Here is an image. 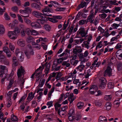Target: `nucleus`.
Listing matches in <instances>:
<instances>
[{
	"label": "nucleus",
	"mask_w": 122,
	"mask_h": 122,
	"mask_svg": "<svg viewBox=\"0 0 122 122\" xmlns=\"http://www.w3.org/2000/svg\"><path fill=\"white\" fill-rule=\"evenodd\" d=\"M69 78L68 76H66L65 77H62L60 78V81H66Z\"/></svg>",
	"instance_id": "nucleus-54"
},
{
	"label": "nucleus",
	"mask_w": 122,
	"mask_h": 122,
	"mask_svg": "<svg viewBox=\"0 0 122 122\" xmlns=\"http://www.w3.org/2000/svg\"><path fill=\"white\" fill-rule=\"evenodd\" d=\"M31 6L33 8H36L37 9L40 10L41 8L40 6L36 3H34L31 4Z\"/></svg>",
	"instance_id": "nucleus-31"
},
{
	"label": "nucleus",
	"mask_w": 122,
	"mask_h": 122,
	"mask_svg": "<svg viewBox=\"0 0 122 122\" xmlns=\"http://www.w3.org/2000/svg\"><path fill=\"white\" fill-rule=\"evenodd\" d=\"M35 43V44H33V47L34 48H36L38 49H41V47L40 45L36 44Z\"/></svg>",
	"instance_id": "nucleus-51"
},
{
	"label": "nucleus",
	"mask_w": 122,
	"mask_h": 122,
	"mask_svg": "<svg viewBox=\"0 0 122 122\" xmlns=\"http://www.w3.org/2000/svg\"><path fill=\"white\" fill-rule=\"evenodd\" d=\"M82 50L80 48H76L73 50V52L74 53L77 54L78 53L81 52H82Z\"/></svg>",
	"instance_id": "nucleus-35"
},
{
	"label": "nucleus",
	"mask_w": 122,
	"mask_h": 122,
	"mask_svg": "<svg viewBox=\"0 0 122 122\" xmlns=\"http://www.w3.org/2000/svg\"><path fill=\"white\" fill-rule=\"evenodd\" d=\"M93 15H90L88 18V20L91 23L94 20Z\"/></svg>",
	"instance_id": "nucleus-33"
},
{
	"label": "nucleus",
	"mask_w": 122,
	"mask_h": 122,
	"mask_svg": "<svg viewBox=\"0 0 122 122\" xmlns=\"http://www.w3.org/2000/svg\"><path fill=\"white\" fill-rule=\"evenodd\" d=\"M58 113L61 116H62L64 115L66 113V112L62 111H60V110H59L58 111Z\"/></svg>",
	"instance_id": "nucleus-63"
},
{
	"label": "nucleus",
	"mask_w": 122,
	"mask_h": 122,
	"mask_svg": "<svg viewBox=\"0 0 122 122\" xmlns=\"http://www.w3.org/2000/svg\"><path fill=\"white\" fill-rule=\"evenodd\" d=\"M25 32L28 35L31 34V30L29 28L26 29L25 30Z\"/></svg>",
	"instance_id": "nucleus-64"
},
{
	"label": "nucleus",
	"mask_w": 122,
	"mask_h": 122,
	"mask_svg": "<svg viewBox=\"0 0 122 122\" xmlns=\"http://www.w3.org/2000/svg\"><path fill=\"white\" fill-rule=\"evenodd\" d=\"M85 66L82 64H81L79 65L76 68V69L80 71H81L83 70Z\"/></svg>",
	"instance_id": "nucleus-30"
},
{
	"label": "nucleus",
	"mask_w": 122,
	"mask_h": 122,
	"mask_svg": "<svg viewBox=\"0 0 122 122\" xmlns=\"http://www.w3.org/2000/svg\"><path fill=\"white\" fill-rule=\"evenodd\" d=\"M107 86L110 89L113 88L114 87L113 83L111 82H109Z\"/></svg>",
	"instance_id": "nucleus-41"
},
{
	"label": "nucleus",
	"mask_w": 122,
	"mask_h": 122,
	"mask_svg": "<svg viewBox=\"0 0 122 122\" xmlns=\"http://www.w3.org/2000/svg\"><path fill=\"white\" fill-rule=\"evenodd\" d=\"M26 95H24L20 99L19 102V103H21L23 101L25 100V98L26 97Z\"/></svg>",
	"instance_id": "nucleus-59"
},
{
	"label": "nucleus",
	"mask_w": 122,
	"mask_h": 122,
	"mask_svg": "<svg viewBox=\"0 0 122 122\" xmlns=\"http://www.w3.org/2000/svg\"><path fill=\"white\" fill-rule=\"evenodd\" d=\"M18 88H16L13 90L9 91L7 94V97H10L11 96L13 92H15L18 91Z\"/></svg>",
	"instance_id": "nucleus-26"
},
{
	"label": "nucleus",
	"mask_w": 122,
	"mask_h": 122,
	"mask_svg": "<svg viewBox=\"0 0 122 122\" xmlns=\"http://www.w3.org/2000/svg\"><path fill=\"white\" fill-rule=\"evenodd\" d=\"M47 41V39L46 38H43L42 37H40L39 39L36 41V42L37 43H38L41 41V42H46Z\"/></svg>",
	"instance_id": "nucleus-29"
},
{
	"label": "nucleus",
	"mask_w": 122,
	"mask_h": 122,
	"mask_svg": "<svg viewBox=\"0 0 122 122\" xmlns=\"http://www.w3.org/2000/svg\"><path fill=\"white\" fill-rule=\"evenodd\" d=\"M61 106V105L59 104L58 103H56L54 105L55 110H57L58 108L60 107Z\"/></svg>",
	"instance_id": "nucleus-50"
},
{
	"label": "nucleus",
	"mask_w": 122,
	"mask_h": 122,
	"mask_svg": "<svg viewBox=\"0 0 122 122\" xmlns=\"http://www.w3.org/2000/svg\"><path fill=\"white\" fill-rule=\"evenodd\" d=\"M20 27L22 28V29L21 30V35L22 36H24L25 35V33L24 30V26L23 25H21L20 26Z\"/></svg>",
	"instance_id": "nucleus-38"
},
{
	"label": "nucleus",
	"mask_w": 122,
	"mask_h": 122,
	"mask_svg": "<svg viewBox=\"0 0 122 122\" xmlns=\"http://www.w3.org/2000/svg\"><path fill=\"white\" fill-rule=\"evenodd\" d=\"M11 9L12 11L15 12H17L18 10V8L16 6H12Z\"/></svg>",
	"instance_id": "nucleus-39"
},
{
	"label": "nucleus",
	"mask_w": 122,
	"mask_h": 122,
	"mask_svg": "<svg viewBox=\"0 0 122 122\" xmlns=\"http://www.w3.org/2000/svg\"><path fill=\"white\" fill-rule=\"evenodd\" d=\"M43 69V68H42L41 66H40L35 72L36 73V76H37L38 77H39L41 74Z\"/></svg>",
	"instance_id": "nucleus-15"
},
{
	"label": "nucleus",
	"mask_w": 122,
	"mask_h": 122,
	"mask_svg": "<svg viewBox=\"0 0 122 122\" xmlns=\"http://www.w3.org/2000/svg\"><path fill=\"white\" fill-rule=\"evenodd\" d=\"M31 10L30 8L27 7L25 10H20L19 11L20 13L23 15L22 16L25 17H27L29 16V14L30 13Z\"/></svg>",
	"instance_id": "nucleus-4"
},
{
	"label": "nucleus",
	"mask_w": 122,
	"mask_h": 122,
	"mask_svg": "<svg viewBox=\"0 0 122 122\" xmlns=\"http://www.w3.org/2000/svg\"><path fill=\"white\" fill-rule=\"evenodd\" d=\"M68 119L71 122L72 121L75 119V117L73 115L68 116Z\"/></svg>",
	"instance_id": "nucleus-58"
},
{
	"label": "nucleus",
	"mask_w": 122,
	"mask_h": 122,
	"mask_svg": "<svg viewBox=\"0 0 122 122\" xmlns=\"http://www.w3.org/2000/svg\"><path fill=\"white\" fill-rule=\"evenodd\" d=\"M102 44L101 41H100L99 42L97 45L96 46V49H97V48H102Z\"/></svg>",
	"instance_id": "nucleus-46"
},
{
	"label": "nucleus",
	"mask_w": 122,
	"mask_h": 122,
	"mask_svg": "<svg viewBox=\"0 0 122 122\" xmlns=\"http://www.w3.org/2000/svg\"><path fill=\"white\" fill-rule=\"evenodd\" d=\"M90 44V43L87 42V41H86L84 42L82 44V45L83 47H85L87 49H89V45Z\"/></svg>",
	"instance_id": "nucleus-27"
},
{
	"label": "nucleus",
	"mask_w": 122,
	"mask_h": 122,
	"mask_svg": "<svg viewBox=\"0 0 122 122\" xmlns=\"http://www.w3.org/2000/svg\"><path fill=\"white\" fill-rule=\"evenodd\" d=\"M32 14L35 17L40 18L38 20V21L41 22L42 24L47 20V19L45 16L41 13L34 10L33 11Z\"/></svg>",
	"instance_id": "nucleus-3"
},
{
	"label": "nucleus",
	"mask_w": 122,
	"mask_h": 122,
	"mask_svg": "<svg viewBox=\"0 0 122 122\" xmlns=\"http://www.w3.org/2000/svg\"><path fill=\"white\" fill-rule=\"evenodd\" d=\"M74 111L73 108H71L69 111L68 116L73 115L74 114Z\"/></svg>",
	"instance_id": "nucleus-52"
},
{
	"label": "nucleus",
	"mask_w": 122,
	"mask_h": 122,
	"mask_svg": "<svg viewBox=\"0 0 122 122\" xmlns=\"http://www.w3.org/2000/svg\"><path fill=\"white\" fill-rule=\"evenodd\" d=\"M14 75L13 72H12L9 76V77H8L7 79L8 80L11 79L10 81V83L9 85L8 86L7 88L8 89H9L12 86V84H13L14 80L13 79V76Z\"/></svg>",
	"instance_id": "nucleus-7"
},
{
	"label": "nucleus",
	"mask_w": 122,
	"mask_h": 122,
	"mask_svg": "<svg viewBox=\"0 0 122 122\" xmlns=\"http://www.w3.org/2000/svg\"><path fill=\"white\" fill-rule=\"evenodd\" d=\"M105 79L104 78H103L102 79H100L99 80V81L101 83V84L100 85V87L103 88L105 86Z\"/></svg>",
	"instance_id": "nucleus-21"
},
{
	"label": "nucleus",
	"mask_w": 122,
	"mask_h": 122,
	"mask_svg": "<svg viewBox=\"0 0 122 122\" xmlns=\"http://www.w3.org/2000/svg\"><path fill=\"white\" fill-rule=\"evenodd\" d=\"M7 71V68L6 66L0 65V76L2 77H3V75H5V74H4V72Z\"/></svg>",
	"instance_id": "nucleus-8"
},
{
	"label": "nucleus",
	"mask_w": 122,
	"mask_h": 122,
	"mask_svg": "<svg viewBox=\"0 0 122 122\" xmlns=\"http://www.w3.org/2000/svg\"><path fill=\"white\" fill-rule=\"evenodd\" d=\"M4 17L5 19L6 20H8L10 19V16L6 13H5L4 14Z\"/></svg>",
	"instance_id": "nucleus-57"
},
{
	"label": "nucleus",
	"mask_w": 122,
	"mask_h": 122,
	"mask_svg": "<svg viewBox=\"0 0 122 122\" xmlns=\"http://www.w3.org/2000/svg\"><path fill=\"white\" fill-rule=\"evenodd\" d=\"M34 94H33L32 92H30L29 93L28 97L27 98V100L29 102L31 101L34 96Z\"/></svg>",
	"instance_id": "nucleus-23"
},
{
	"label": "nucleus",
	"mask_w": 122,
	"mask_h": 122,
	"mask_svg": "<svg viewBox=\"0 0 122 122\" xmlns=\"http://www.w3.org/2000/svg\"><path fill=\"white\" fill-rule=\"evenodd\" d=\"M17 44L21 46H24L25 45V43L24 40L22 39L18 40L17 42Z\"/></svg>",
	"instance_id": "nucleus-18"
},
{
	"label": "nucleus",
	"mask_w": 122,
	"mask_h": 122,
	"mask_svg": "<svg viewBox=\"0 0 122 122\" xmlns=\"http://www.w3.org/2000/svg\"><path fill=\"white\" fill-rule=\"evenodd\" d=\"M42 11L46 16H51L52 15L51 14L47 15V13H45L46 12L48 13L51 12L50 9L48 6L45 7L42 10Z\"/></svg>",
	"instance_id": "nucleus-11"
},
{
	"label": "nucleus",
	"mask_w": 122,
	"mask_h": 122,
	"mask_svg": "<svg viewBox=\"0 0 122 122\" xmlns=\"http://www.w3.org/2000/svg\"><path fill=\"white\" fill-rule=\"evenodd\" d=\"M117 57L119 59H122V50H120L117 51L116 54Z\"/></svg>",
	"instance_id": "nucleus-17"
},
{
	"label": "nucleus",
	"mask_w": 122,
	"mask_h": 122,
	"mask_svg": "<svg viewBox=\"0 0 122 122\" xmlns=\"http://www.w3.org/2000/svg\"><path fill=\"white\" fill-rule=\"evenodd\" d=\"M30 77L32 79H34L35 77H36V82H37L39 80V78L37 77V76H36V73L35 72Z\"/></svg>",
	"instance_id": "nucleus-45"
},
{
	"label": "nucleus",
	"mask_w": 122,
	"mask_h": 122,
	"mask_svg": "<svg viewBox=\"0 0 122 122\" xmlns=\"http://www.w3.org/2000/svg\"><path fill=\"white\" fill-rule=\"evenodd\" d=\"M86 5V2H81L80 5L78 6L79 9L80 8H82L85 6Z\"/></svg>",
	"instance_id": "nucleus-37"
},
{
	"label": "nucleus",
	"mask_w": 122,
	"mask_h": 122,
	"mask_svg": "<svg viewBox=\"0 0 122 122\" xmlns=\"http://www.w3.org/2000/svg\"><path fill=\"white\" fill-rule=\"evenodd\" d=\"M98 60V58H96V59L94 61V63L92 64V66H93L94 67H98L100 65V63L97 62Z\"/></svg>",
	"instance_id": "nucleus-24"
},
{
	"label": "nucleus",
	"mask_w": 122,
	"mask_h": 122,
	"mask_svg": "<svg viewBox=\"0 0 122 122\" xmlns=\"http://www.w3.org/2000/svg\"><path fill=\"white\" fill-rule=\"evenodd\" d=\"M84 105V103L83 102H79L77 103L76 106L78 108L81 109L83 108Z\"/></svg>",
	"instance_id": "nucleus-22"
},
{
	"label": "nucleus",
	"mask_w": 122,
	"mask_h": 122,
	"mask_svg": "<svg viewBox=\"0 0 122 122\" xmlns=\"http://www.w3.org/2000/svg\"><path fill=\"white\" fill-rule=\"evenodd\" d=\"M98 90V88L96 86H92L89 89V92L92 94H95Z\"/></svg>",
	"instance_id": "nucleus-10"
},
{
	"label": "nucleus",
	"mask_w": 122,
	"mask_h": 122,
	"mask_svg": "<svg viewBox=\"0 0 122 122\" xmlns=\"http://www.w3.org/2000/svg\"><path fill=\"white\" fill-rule=\"evenodd\" d=\"M6 9L5 7H4L2 8L1 7H0V15H2L3 13L5 12Z\"/></svg>",
	"instance_id": "nucleus-55"
},
{
	"label": "nucleus",
	"mask_w": 122,
	"mask_h": 122,
	"mask_svg": "<svg viewBox=\"0 0 122 122\" xmlns=\"http://www.w3.org/2000/svg\"><path fill=\"white\" fill-rule=\"evenodd\" d=\"M3 51H0V59H5V56L3 54Z\"/></svg>",
	"instance_id": "nucleus-53"
},
{
	"label": "nucleus",
	"mask_w": 122,
	"mask_h": 122,
	"mask_svg": "<svg viewBox=\"0 0 122 122\" xmlns=\"http://www.w3.org/2000/svg\"><path fill=\"white\" fill-rule=\"evenodd\" d=\"M15 53L17 57V59L15 56H14L13 58V62L12 66L14 70H15V67L18 65V60L20 61H22L24 58V55L22 53L19 51L18 49L16 50Z\"/></svg>",
	"instance_id": "nucleus-1"
},
{
	"label": "nucleus",
	"mask_w": 122,
	"mask_h": 122,
	"mask_svg": "<svg viewBox=\"0 0 122 122\" xmlns=\"http://www.w3.org/2000/svg\"><path fill=\"white\" fill-rule=\"evenodd\" d=\"M102 102L100 101H96L95 102V104L97 106H100L102 105Z\"/></svg>",
	"instance_id": "nucleus-47"
},
{
	"label": "nucleus",
	"mask_w": 122,
	"mask_h": 122,
	"mask_svg": "<svg viewBox=\"0 0 122 122\" xmlns=\"http://www.w3.org/2000/svg\"><path fill=\"white\" fill-rule=\"evenodd\" d=\"M67 58L66 57H63L57 60V62L58 63H60L63 60H66Z\"/></svg>",
	"instance_id": "nucleus-42"
},
{
	"label": "nucleus",
	"mask_w": 122,
	"mask_h": 122,
	"mask_svg": "<svg viewBox=\"0 0 122 122\" xmlns=\"http://www.w3.org/2000/svg\"><path fill=\"white\" fill-rule=\"evenodd\" d=\"M28 48L25 51V54L26 55L28 58L30 57V55H33V52L32 51V47L30 45H29L28 46Z\"/></svg>",
	"instance_id": "nucleus-5"
},
{
	"label": "nucleus",
	"mask_w": 122,
	"mask_h": 122,
	"mask_svg": "<svg viewBox=\"0 0 122 122\" xmlns=\"http://www.w3.org/2000/svg\"><path fill=\"white\" fill-rule=\"evenodd\" d=\"M85 31L84 28L83 27H81L77 32H79L82 36L84 37L87 34L85 32Z\"/></svg>",
	"instance_id": "nucleus-14"
},
{
	"label": "nucleus",
	"mask_w": 122,
	"mask_h": 122,
	"mask_svg": "<svg viewBox=\"0 0 122 122\" xmlns=\"http://www.w3.org/2000/svg\"><path fill=\"white\" fill-rule=\"evenodd\" d=\"M77 73L76 70L75 69L72 73H70L68 76L69 78H72V79H75L76 77V74Z\"/></svg>",
	"instance_id": "nucleus-16"
},
{
	"label": "nucleus",
	"mask_w": 122,
	"mask_h": 122,
	"mask_svg": "<svg viewBox=\"0 0 122 122\" xmlns=\"http://www.w3.org/2000/svg\"><path fill=\"white\" fill-rule=\"evenodd\" d=\"M17 16L19 21L21 23H23V20L21 16L19 14H18Z\"/></svg>",
	"instance_id": "nucleus-60"
},
{
	"label": "nucleus",
	"mask_w": 122,
	"mask_h": 122,
	"mask_svg": "<svg viewBox=\"0 0 122 122\" xmlns=\"http://www.w3.org/2000/svg\"><path fill=\"white\" fill-rule=\"evenodd\" d=\"M107 119L105 117L100 116L99 117V122H106Z\"/></svg>",
	"instance_id": "nucleus-28"
},
{
	"label": "nucleus",
	"mask_w": 122,
	"mask_h": 122,
	"mask_svg": "<svg viewBox=\"0 0 122 122\" xmlns=\"http://www.w3.org/2000/svg\"><path fill=\"white\" fill-rule=\"evenodd\" d=\"M72 59L70 60V62L73 65H76L78 63V61L75 60L76 58V56L71 57Z\"/></svg>",
	"instance_id": "nucleus-20"
},
{
	"label": "nucleus",
	"mask_w": 122,
	"mask_h": 122,
	"mask_svg": "<svg viewBox=\"0 0 122 122\" xmlns=\"http://www.w3.org/2000/svg\"><path fill=\"white\" fill-rule=\"evenodd\" d=\"M44 27L46 30L47 31H49L51 30V27L49 25H44Z\"/></svg>",
	"instance_id": "nucleus-56"
},
{
	"label": "nucleus",
	"mask_w": 122,
	"mask_h": 122,
	"mask_svg": "<svg viewBox=\"0 0 122 122\" xmlns=\"http://www.w3.org/2000/svg\"><path fill=\"white\" fill-rule=\"evenodd\" d=\"M112 69L109 66H108L105 71L104 75L105 76L107 75L110 76L112 74Z\"/></svg>",
	"instance_id": "nucleus-13"
},
{
	"label": "nucleus",
	"mask_w": 122,
	"mask_h": 122,
	"mask_svg": "<svg viewBox=\"0 0 122 122\" xmlns=\"http://www.w3.org/2000/svg\"><path fill=\"white\" fill-rule=\"evenodd\" d=\"M111 104L110 102H107L105 105V108L107 110H109L111 108Z\"/></svg>",
	"instance_id": "nucleus-25"
},
{
	"label": "nucleus",
	"mask_w": 122,
	"mask_h": 122,
	"mask_svg": "<svg viewBox=\"0 0 122 122\" xmlns=\"http://www.w3.org/2000/svg\"><path fill=\"white\" fill-rule=\"evenodd\" d=\"M57 73V74L56 77V79L57 81L59 80V78L62 76L63 75V73L60 72H58Z\"/></svg>",
	"instance_id": "nucleus-40"
},
{
	"label": "nucleus",
	"mask_w": 122,
	"mask_h": 122,
	"mask_svg": "<svg viewBox=\"0 0 122 122\" xmlns=\"http://www.w3.org/2000/svg\"><path fill=\"white\" fill-rule=\"evenodd\" d=\"M53 102L52 101H50L48 102L46 104V105L48 106V108H49L52 106H53Z\"/></svg>",
	"instance_id": "nucleus-48"
},
{
	"label": "nucleus",
	"mask_w": 122,
	"mask_h": 122,
	"mask_svg": "<svg viewBox=\"0 0 122 122\" xmlns=\"http://www.w3.org/2000/svg\"><path fill=\"white\" fill-rule=\"evenodd\" d=\"M45 80L44 79H42L41 80L39 85L37 87H41L43 86L44 84Z\"/></svg>",
	"instance_id": "nucleus-32"
},
{
	"label": "nucleus",
	"mask_w": 122,
	"mask_h": 122,
	"mask_svg": "<svg viewBox=\"0 0 122 122\" xmlns=\"http://www.w3.org/2000/svg\"><path fill=\"white\" fill-rule=\"evenodd\" d=\"M25 73V71L23 67L21 66L20 68L18 70L17 74L18 78L20 77L22 75Z\"/></svg>",
	"instance_id": "nucleus-9"
},
{
	"label": "nucleus",
	"mask_w": 122,
	"mask_h": 122,
	"mask_svg": "<svg viewBox=\"0 0 122 122\" xmlns=\"http://www.w3.org/2000/svg\"><path fill=\"white\" fill-rule=\"evenodd\" d=\"M73 83L76 84L77 86H80L81 85V83L79 81L78 79H75L73 81Z\"/></svg>",
	"instance_id": "nucleus-34"
},
{
	"label": "nucleus",
	"mask_w": 122,
	"mask_h": 122,
	"mask_svg": "<svg viewBox=\"0 0 122 122\" xmlns=\"http://www.w3.org/2000/svg\"><path fill=\"white\" fill-rule=\"evenodd\" d=\"M120 26V24L116 23H113L112 25V27L114 29H117Z\"/></svg>",
	"instance_id": "nucleus-44"
},
{
	"label": "nucleus",
	"mask_w": 122,
	"mask_h": 122,
	"mask_svg": "<svg viewBox=\"0 0 122 122\" xmlns=\"http://www.w3.org/2000/svg\"><path fill=\"white\" fill-rule=\"evenodd\" d=\"M9 47L11 51L14 50L15 48L14 45L12 43H10L9 44Z\"/></svg>",
	"instance_id": "nucleus-49"
},
{
	"label": "nucleus",
	"mask_w": 122,
	"mask_h": 122,
	"mask_svg": "<svg viewBox=\"0 0 122 122\" xmlns=\"http://www.w3.org/2000/svg\"><path fill=\"white\" fill-rule=\"evenodd\" d=\"M17 118L16 116L13 115H12L11 117V122H15L17 121Z\"/></svg>",
	"instance_id": "nucleus-36"
},
{
	"label": "nucleus",
	"mask_w": 122,
	"mask_h": 122,
	"mask_svg": "<svg viewBox=\"0 0 122 122\" xmlns=\"http://www.w3.org/2000/svg\"><path fill=\"white\" fill-rule=\"evenodd\" d=\"M19 28L15 29L14 31H9L7 34V36L9 38L12 40L16 39L18 37V35L20 33V30Z\"/></svg>",
	"instance_id": "nucleus-2"
},
{
	"label": "nucleus",
	"mask_w": 122,
	"mask_h": 122,
	"mask_svg": "<svg viewBox=\"0 0 122 122\" xmlns=\"http://www.w3.org/2000/svg\"><path fill=\"white\" fill-rule=\"evenodd\" d=\"M40 23H41V22H38L37 21V22H33L31 24V25L32 27L34 29L37 28H41V27L39 24Z\"/></svg>",
	"instance_id": "nucleus-12"
},
{
	"label": "nucleus",
	"mask_w": 122,
	"mask_h": 122,
	"mask_svg": "<svg viewBox=\"0 0 122 122\" xmlns=\"http://www.w3.org/2000/svg\"><path fill=\"white\" fill-rule=\"evenodd\" d=\"M116 1L114 0L113 1H110V3L111 5H118V4L116 3Z\"/></svg>",
	"instance_id": "nucleus-62"
},
{
	"label": "nucleus",
	"mask_w": 122,
	"mask_h": 122,
	"mask_svg": "<svg viewBox=\"0 0 122 122\" xmlns=\"http://www.w3.org/2000/svg\"><path fill=\"white\" fill-rule=\"evenodd\" d=\"M112 96L111 95H105V99L106 101L110 100L112 98Z\"/></svg>",
	"instance_id": "nucleus-43"
},
{
	"label": "nucleus",
	"mask_w": 122,
	"mask_h": 122,
	"mask_svg": "<svg viewBox=\"0 0 122 122\" xmlns=\"http://www.w3.org/2000/svg\"><path fill=\"white\" fill-rule=\"evenodd\" d=\"M62 17L61 16L59 15H55L53 16V18L48 17L47 18V20L46 21H47L48 20H49V21L53 22H57L58 21L56 19H60L62 18Z\"/></svg>",
	"instance_id": "nucleus-6"
},
{
	"label": "nucleus",
	"mask_w": 122,
	"mask_h": 122,
	"mask_svg": "<svg viewBox=\"0 0 122 122\" xmlns=\"http://www.w3.org/2000/svg\"><path fill=\"white\" fill-rule=\"evenodd\" d=\"M5 32V29L4 25L0 23V36L3 35Z\"/></svg>",
	"instance_id": "nucleus-19"
},
{
	"label": "nucleus",
	"mask_w": 122,
	"mask_h": 122,
	"mask_svg": "<svg viewBox=\"0 0 122 122\" xmlns=\"http://www.w3.org/2000/svg\"><path fill=\"white\" fill-rule=\"evenodd\" d=\"M16 24L14 22L13 23H10L9 25V26L10 27V28L11 29H13L14 27L15 26Z\"/></svg>",
	"instance_id": "nucleus-61"
}]
</instances>
